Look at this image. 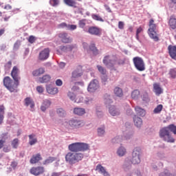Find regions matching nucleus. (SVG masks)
<instances>
[{
    "label": "nucleus",
    "instance_id": "f257e3e1",
    "mask_svg": "<svg viewBox=\"0 0 176 176\" xmlns=\"http://www.w3.org/2000/svg\"><path fill=\"white\" fill-rule=\"evenodd\" d=\"M83 154L80 153H71L69 152L65 155V160L69 164H75V163H78L80 162L82 159H83Z\"/></svg>",
    "mask_w": 176,
    "mask_h": 176
},
{
    "label": "nucleus",
    "instance_id": "4be33fe9",
    "mask_svg": "<svg viewBox=\"0 0 176 176\" xmlns=\"http://www.w3.org/2000/svg\"><path fill=\"white\" fill-rule=\"evenodd\" d=\"M153 90L156 96H159L160 94H162L163 93V89H162V87H160V85L157 83H155L153 85Z\"/></svg>",
    "mask_w": 176,
    "mask_h": 176
},
{
    "label": "nucleus",
    "instance_id": "ddd939ff",
    "mask_svg": "<svg viewBox=\"0 0 176 176\" xmlns=\"http://www.w3.org/2000/svg\"><path fill=\"white\" fill-rule=\"evenodd\" d=\"M97 89H98V80H94L91 81L87 88L88 91L89 93H94Z\"/></svg>",
    "mask_w": 176,
    "mask_h": 176
},
{
    "label": "nucleus",
    "instance_id": "20e7f679",
    "mask_svg": "<svg viewBox=\"0 0 176 176\" xmlns=\"http://www.w3.org/2000/svg\"><path fill=\"white\" fill-rule=\"evenodd\" d=\"M3 85L11 93L17 92V87L19 86H16L15 82L13 84V80H12V78H10V77L6 76L3 78Z\"/></svg>",
    "mask_w": 176,
    "mask_h": 176
},
{
    "label": "nucleus",
    "instance_id": "72a5a7b5",
    "mask_svg": "<svg viewBox=\"0 0 176 176\" xmlns=\"http://www.w3.org/2000/svg\"><path fill=\"white\" fill-rule=\"evenodd\" d=\"M135 112L139 116H145V110L140 107H135Z\"/></svg>",
    "mask_w": 176,
    "mask_h": 176
},
{
    "label": "nucleus",
    "instance_id": "864d4df0",
    "mask_svg": "<svg viewBox=\"0 0 176 176\" xmlns=\"http://www.w3.org/2000/svg\"><path fill=\"white\" fill-rule=\"evenodd\" d=\"M78 28V26L76 25H67V29L69 31H74Z\"/></svg>",
    "mask_w": 176,
    "mask_h": 176
},
{
    "label": "nucleus",
    "instance_id": "a19ab883",
    "mask_svg": "<svg viewBox=\"0 0 176 176\" xmlns=\"http://www.w3.org/2000/svg\"><path fill=\"white\" fill-rule=\"evenodd\" d=\"M11 145L14 149H17L19 147V140L17 138L14 139L11 142Z\"/></svg>",
    "mask_w": 176,
    "mask_h": 176
},
{
    "label": "nucleus",
    "instance_id": "603ef678",
    "mask_svg": "<svg viewBox=\"0 0 176 176\" xmlns=\"http://www.w3.org/2000/svg\"><path fill=\"white\" fill-rule=\"evenodd\" d=\"M58 28L59 29H61V28H66V30L67 29V27H68V24H67V23L65 22H63V23H61L60 24H58L57 25Z\"/></svg>",
    "mask_w": 176,
    "mask_h": 176
},
{
    "label": "nucleus",
    "instance_id": "c9c22d12",
    "mask_svg": "<svg viewBox=\"0 0 176 176\" xmlns=\"http://www.w3.org/2000/svg\"><path fill=\"white\" fill-rule=\"evenodd\" d=\"M74 49V45H67V46H60V50L61 52H68V50L71 51Z\"/></svg>",
    "mask_w": 176,
    "mask_h": 176
},
{
    "label": "nucleus",
    "instance_id": "f704fd0d",
    "mask_svg": "<svg viewBox=\"0 0 176 176\" xmlns=\"http://www.w3.org/2000/svg\"><path fill=\"white\" fill-rule=\"evenodd\" d=\"M56 113L60 118H64L67 115L65 110H63V108L57 109Z\"/></svg>",
    "mask_w": 176,
    "mask_h": 176
},
{
    "label": "nucleus",
    "instance_id": "09e8293b",
    "mask_svg": "<svg viewBox=\"0 0 176 176\" xmlns=\"http://www.w3.org/2000/svg\"><path fill=\"white\" fill-rule=\"evenodd\" d=\"M4 68L6 71H9L10 68H12V60H10L7 63H6L4 65Z\"/></svg>",
    "mask_w": 176,
    "mask_h": 176
},
{
    "label": "nucleus",
    "instance_id": "f03ea898",
    "mask_svg": "<svg viewBox=\"0 0 176 176\" xmlns=\"http://www.w3.org/2000/svg\"><path fill=\"white\" fill-rule=\"evenodd\" d=\"M148 34L151 39H153L155 42H158L159 36H157V32H156V29L157 28V25L155 23V20L153 19H150L148 22Z\"/></svg>",
    "mask_w": 176,
    "mask_h": 176
},
{
    "label": "nucleus",
    "instance_id": "6e6552de",
    "mask_svg": "<svg viewBox=\"0 0 176 176\" xmlns=\"http://www.w3.org/2000/svg\"><path fill=\"white\" fill-rule=\"evenodd\" d=\"M11 76L13 80L15 82V85L19 86L20 85V80L21 79L20 77V69H19V67H13L11 71Z\"/></svg>",
    "mask_w": 176,
    "mask_h": 176
},
{
    "label": "nucleus",
    "instance_id": "e433bc0d",
    "mask_svg": "<svg viewBox=\"0 0 176 176\" xmlns=\"http://www.w3.org/2000/svg\"><path fill=\"white\" fill-rule=\"evenodd\" d=\"M89 50L93 52V54L95 56H97L98 54V50H97V47H96V44H91L89 46Z\"/></svg>",
    "mask_w": 176,
    "mask_h": 176
},
{
    "label": "nucleus",
    "instance_id": "6ab92c4d",
    "mask_svg": "<svg viewBox=\"0 0 176 176\" xmlns=\"http://www.w3.org/2000/svg\"><path fill=\"white\" fill-rule=\"evenodd\" d=\"M78 2H82V0H77ZM64 3L71 8H78V3L75 0H63Z\"/></svg>",
    "mask_w": 176,
    "mask_h": 176
},
{
    "label": "nucleus",
    "instance_id": "aec40b11",
    "mask_svg": "<svg viewBox=\"0 0 176 176\" xmlns=\"http://www.w3.org/2000/svg\"><path fill=\"white\" fill-rule=\"evenodd\" d=\"M109 112L111 116H119L120 115V111L115 106H111L109 109Z\"/></svg>",
    "mask_w": 176,
    "mask_h": 176
},
{
    "label": "nucleus",
    "instance_id": "f3484780",
    "mask_svg": "<svg viewBox=\"0 0 176 176\" xmlns=\"http://www.w3.org/2000/svg\"><path fill=\"white\" fill-rule=\"evenodd\" d=\"M59 36L61 38L63 43H71V42H72V38L68 36V34L67 33H62L59 34Z\"/></svg>",
    "mask_w": 176,
    "mask_h": 176
},
{
    "label": "nucleus",
    "instance_id": "0e129e2a",
    "mask_svg": "<svg viewBox=\"0 0 176 176\" xmlns=\"http://www.w3.org/2000/svg\"><path fill=\"white\" fill-rule=\"evenodd\" d=\"M3 9H5L6 10H12V6H10V4H7L4 6Z\"/></svg>",
    "mask_w": 176,
    "mask_h": 176
},
{
    "label": "nucleus",
    "instance_id": "b1692460",
    "mask_svg": "<svg viewBox=\"0 0 176 176\" xmlns=\"http://www.w3.org/2000/svg\"><path fill=\"white\" fill-rule=\"evenodd\" d=\"M39 160H42V156H41L40 153H38L32 157L30 159V163L31 164H35V163H38Z\"/></svg>",
    "mask_w": 176,
    "mask_h": 176
},
{
    "label": "nucleus",
    "instance_id": "4d7b16f0",
    "mask_svg": "<svg viewBox=\"0 0 176 176\" xmlns=\"http://www.w3.org/2000/svg\"><path fill=\"white\" fill-rule=\"evenodd\" d=\"M118 28H119V30H124V22L119 21L118 22Z\"/></svg>",
    "mask_w": 176,
    "mask_h": 176
},
{
    "label": "nucleus",
    "instance_id": "393cba45",
    "mask_svg": "<svg viewBox=\"0 0 176 176\" xmlns=\"http://www.w3.org/2000/svg\"><path fill=\"white\" fill-rule=\"evenodd\" d=\"M43 74H45V68L43 67H40L32 72L33 76H41Z\"/></svg>",
    "mask_w": 176,
    "mask_h": 176
},
{
    "label": "nucleus",
    "instance_id": "774afa93",
    "mask_svg": "<svg viewBox=\"0 0 176 176\" xmlns=\"http://www.w3.org/2000/svg\"><path fill=\"white\" fill-rule=\"evenodd\" d=\"M142 28H141V27H139L138 29H137V30H136V34H141V32H142Z\"/></svg>",
    "mask_w": 176,
    "mask_h": 176
},
{
    "label": "nucleus",
    "instance_id": "5fc2aeb1",
    "mask_svg": "<svg viewBox=\"0 0 176 176\" xmlns=\"http://www.w3.org/2000/svg\"><path fill=\"white\" fill-rule=\"evenodd\" d=\"M141 98H142L143 101H148V94L146 92H144L141 95Z\"/></svg>",
    "mask_w": 176,
    "mask_h": 176
},
{
    "label": "nucleus",
    "instance_id": "a18cd8bd",
    "mask_svg": "<svg viewBox=\"0 0 176 176\" xmlns=\"http://www.w3.org/2000/svg\"><path fill=\"white\" fill-rule=\"evenodd\" d=\"M97 68L99 72L102 74V75H105V74H107V69H105V68H104L102 66L97 65Z\"/></svg>",
    "mask_w": 176,
    "mask_h": 176
},
{
    "label": "nucleus",
    "instance_id": "c85d7f7f",
    "mask_svg": "<svg viewBox=\"0 0 176 176\" xmlns=\"http://www.w3.org/2000/svg\"><path fill=\"white\" fill-rule=\"evenodd\" d=\"M133 122L136 127H141L142 126V119L137 116L133 117Z\"/></svg>",
    "mask_w": 176,
    "mask_h": 176
},
{
    "label": "nucleus",
    "instance_id": "4468645a",
    "mask_svg": "<svg viewBox=\"0 0 176 176\" xmlns=\"http://www.w3.org/2000/svg\"><path fill=\"white\" fill-rule=\"evenodd\" d=\"M83 75V69H82V66H78L72 73V79H76L80 78Z\"/></svg>",
    "mask_w": 176,
    "mask_h": 176
},
{
    "label": "nucleus",
    "instance_id": "7ed1b4c3",
    "mask_svg": "<svg viewBox=\"0 0 176 176\" xmlns=\"http://www.w3.org/2000/svg\"><path fill=\"white\" fill-rule=\"evenodd\" d=\"M89 144L82 142H76L69 145V150L71 152H85L88 151Z\"/></svg>",
    "mask_w": 176,
    "mask_h": 176
},
{
    "label": "nucleus",
    "instance_id": "ea45409f",
    "mask_svg": "<svg viewBox=\"0 0 176 176\" xmlns=\"http://www.w3.org/2000/svg\"><path fill=\"white\" fill-rule=\"evenodd\" d=\"M131 97L134 100H137V98L140 97V91H138V89H135L133 91H132Z\"/></svg>",
    "mask_w": 176,
    "mask_h": 176
},
{
    "label": "nucleus",
    "instance_id": "a878e982",
    "mask_svg": "<svg viewBox=\"0 0 176 176\" xmlns=\"http://www.w3.org/2000/svg\"><path fill=\"white\" fill-rule=\"evenodd\" d=\"M74 113H75V115L82 116V115H85L86 113V111L83 108L76 107L74 109Z\"/></svg>",
    "mask_w": 176,
    "mask_h": 176
},
{
    "label": "nucleus",
    "instance_id": "052dcab7",
    "mask_svg": "<svg viewBox=\"0 0 176 176\" xmlns=\"http://www.w3.org/2000/svg\"><path fill=\"white\" fill-rule=\"evenodd\" d=\"M30 43H34L35 42V37L30 36L28 39Z\"/></svg>",
    "mask_w": 176,
    "mask_h": 176
},
{
    "label": "nucleus",
    "instance_id": "680f3d73",
    "mask_svg": "<svg viewBox=\"0 0 176 176\" xmlns=\"http://www.w3.org/2000/svg\"><path fill=\"white\" fill-rule=\"evenodd\" d=\"M0 113L1 115H3L5 113V107L3 105L0 106Z\"/></svg>",
    "mask_w": 176,
    "mask_h": 176
},
{
    "label": "nucleus",
    "instance_id": "49530a36",
    "mask_svg": "<svg viewBox=\"0 0 176 176\" xmlns=\"http://www.w3.org/2000/svg\"><path fill=\"white\" fill-rule=\"evenodd\" d=\"M50 4L51 5V6H58V5L60 4V0H50Z\"/></svg>",
    "mask_w": 176,
    "mask_h": 176
},
{
    "label": "nucleus",
    "instance_id": "0eeeda50",
    "mask_svg": "<svg viewBox=\"0 0 176 176\" xmlns=\"http://www.w3.org/2000/svg\"><path fill=\"white\" fill-rule=\"evenodd\" d=\"M118 61V57L116 56L107 55L103 58V64L107 67H115Z\"/></svg>",
    "mask_w": 176,
    "mask_h": 176
},
{
    "label": "nucleus",
    "instance_id": "9d476101",
    "mask_svg": "<svg viewBox=\"0 0 176 176\" xmlns=\"http://www.w3.org/2000/svg\"><path fill=\"white\" fill-rule=\"evenodd\" d=\"M102 30L100 28H97L96 26H91L88 28L87 32L90 34V35H95L96 36H100L101 35Z\"/></svg>",
    "mask_w": 176,
    "mask_h": 176
},
{
    "label": "nucleus",
    "instance_id": "c03bdc74",
    "mask_svg": "<svg viewBox=\"0 0 176 176\" xmlns=\"http://www.w3.org/2000/svg\"><path fill=\"white\" fill-rule=\"evenodd\" d=\"M105 134V127L102 126V128L98 129V135L99 137H102Z\"/></svg>",
    "mask_w": 176,
    "mask_h": 176
},
{
    "label": "nucleus",
    "instance_id": "bb28decb",
    "mask_svg": "<svg viewBox=\"0 0 176 176\" xmlns=\"http://www.w3.org/2000/svg\"><path fill=\"white\" fill-rule=\"evenodd\" d=\"M25 105L26 107H30V108H34L35 107V102H34V100L31 98H26L25 99Z\"/></svg>",
    "mask_w": 176,
    "mask_h": 176
},
{
    "label": "nucleus",
    "instance_id": "e2e57ef3",
    "mask_svg": "<svg viewBox=\"0 0 176 176\" xmlns=\"http://www.w3.org/2000/svg\"><path fill=\"white\" fill-rule=\"evenodd\" d=\"M10 166L12 168H16V167H17V162L13 161L11 162Z\"/></svg>",
    "mask_w": 176,
    "mask_h": 176
},
{
    "label": "nucleus",
    "instance_id": "a211bd4d",
    "mask_svg": "<svg viewBox=\"0 0 176 176\" xmlns=\"http://www.w3.org/2000/svg\"><path fill=\"white\" fill-rule=\"evenodd\" d=\"M67 96L71 100V101H74V102L79 103V102H82V101H83V98H80V100H78V98H76V95H75V94H74V92L69 91L67 93Z\"/></svg>",
    "mask_w": 176,
    "mask_h": 176
},
{
    "label": "nucleus",
    "instance_id": "de8ad7c7",
    "mask_svg": "<svg viewBox=\"0 0 176 176\" xmlns=\"http://www.w3.org/2000/svg\"><path fill=\"white\" fill-rule=\"evenodd\" d=\"M168 131L173 133V134H176V126L174 124H170L168 126H167Z\"/></svg>",
    "mask_w": 176,
    "mask_h": 176
},
{
    "label": "nucleus",
    "instance_id": "4c0bfd02",
    "mask_svg": "<svg viewBox=\"0 0 176 176\" xmlns=\"http://www.w3.org/2000/svg\"><path fill=\"white\" fill-rule=\"evenodd\" d=\"M163 111V104H158L153 110V113H160Z\"/></svg>",
    "mask_w": 176,
    "mask_h": 176
},
{
    "label": "nucleus",
    "instance_id": "1a4fd4ad",
    "mask_svg": "<svg viewBox=\"0 0 176 176\" xmlns=\"http://www.w3.org/2000/svg\"><path fill=\"white\" fill-rule=\"evenodd\" d=\"M133 61L135 68H136L138 71L142 72L145 69V63L142 58L138 56L134 57Z\"/></svg>",
    "mask_w": 176,
    "mask_h": 176
},
{
    "label": "nucleus",
    "instance_id": "58836bf2",
    "mask_svg": "<svg viewBox=\"0 0 176 176\" xmlns=\"http://www.w3.org/2000/svg\"><path fill=\"white\" fill-rule=\"evenodd\" d=\"M118 156H124L126 155V148L120 147L117 151Z\"/></svg>",
    "mask_w": 176,
    "mask_h": 176
},
{
    "label": "nucleus",
    "instance_id": "13d9d810",
    "mask_svg": "<svg viewBox=\"0 0 176 176\" xmlns=\"http://www.w3.org/2000/svg\"><path fill=\"white\" fill-rule=\"evenodd\" d=\"M36 91H38V93H43V91H44L43 87L38 86L36 87Z\"/></svg>",
    "mask_w": 176,
    "mask_h": 176
},
{
    "label": "nucleus",
    "instance_id": "c756f323",
    "mask_svg": "<svg viewBox=\"0 0 176 176\" xmlns=\"http://www.w3.org/2000/svg\"><path fill=\"white\" fill-rule=\"evenodd\" d=\"M169 25L172 30L176 29V19L175 16H171L169 19Z\"/></svg>",
    "mask_w": 176,
    "mask_h": 176
},
{
    "label": "nucleus",
    "instance_id": "7c9ffc66",
    "mask_svg": "<svg viewBox=\"0 0 176 176\" xmlns=\"http://www.w3.org/2000/svg\"><path fill=\"white\" fill-rule=\"evenodd\" d=\"M38 142V139L35 136V134L29 135V144L30 145H35Z\"/></svg>",
    "mask_w": 176,
    "mask_h": 176
},
{
    "label": "nucleus",
    "instance_id": "6e6d98bb",
    "mask_svg": "<svg viewBox=\"0 0 176 176\" xmlns=\"http://www.w3.org/2000/svg\"><path fill=\"white\" fill-rule=\"evenodd\" d=\"M78 25H79L80 28H85V27L86 25V23L83 20L79 21Z\"/></svg>",
    "mask_w": 176,
    "mask_h": 176
},
{
    "label": "nucleus",
    "instance_id": "2f4dec72",
    "mask_svg": "<svg viewBox=\"0 0 176 176\" xmlns=\"http://www.w3.org/2000/svg\"><path fill=\"white\" fill-rule=\"evenodd\" d=\"M114 94L117 97H123V89L119 87H116L114 89Z\"/></svg>",
    "mask_w": 176,
    "mask_h": 176
},
{
    "label": "nucleus",
    "instance_id": "5701e85b",
    "mask_svg": "<svg viewBox=\"0 0 176 176\" xmlns=\"http://www.w3.org/2000/svg\"><path fill=\"white\" fill-rule=\"evenodd\" d=\"M96 170L102 174L104 176H109V173L107 172L105 168L101 166V164H98L96 166Z\"/></svg>",
    "mask_w": 176,
    "mask_h": 176
},
{
    "label": "nucleus",
    "instance_id": "473e14b6",
    "mask_svg": "<svg viewBox=\"0 0 176 176\" xmlns=\"http://www.w3.org/2000/svg\"><path fill=\"white\" fill-rule=\"evenodd\" d=\"M47 91L49 94H57L58 93V89L57 87H47Z\"/></svg>",
    "mask_w": 176,
    "mask_h": 176
},
{
    "label": "nucleus",
    "instance_id": "423d86ee",
    "mask_svg": "<svg viewBox=\"0 0 176 176\" xmlns=\"http://www.w3.org/2000/svg\"><path fill=\"white\" fill-rule=\"evenodd\" d=\"M141 148H135L132 153L131 163L133 164H140L141 163Z\"/></svg>",
    "mask_w": 176,
    "mask_h": 176
},
{
    "label": "nucleus",
    "instance_id": "bf43d9fd",
    "mask_svg": "<svg viewBox=\"0 0 176 176\" xmlns=\"http://www.w3.org/2000/svg\"><path fill=\"white\" fill-rule=\"evenodd\" d=\"M56 86H63V80H61L60 79L56 80Z\"/></svg>",
    "mask_w": 176,
    "mask_h": 176
},
{
    "label": "nucleus",
    "instance_id": "8fccbe9b",
    "mask_svg": "<svg viewBox=\"0 0 176 176\" xmlns=\"http://www.w3.org/2000/svg\"><path fill=\"white\" fill-rule=\"evenodd\" d=\"M92 19H94V20H96V21L104 22V19H102V18H101V16H100L97 14H94L92 16Z\"/></svg>",
    "mask_w": 176,
    "mask_h": 176
},
{
    "label": "nucleus",
    "instance_id": "f8f14e48",
    "mask_svg": "<svg viewBox=\"0 0 176 176\" xmlns=\"http://www.w3.org/2000/svg\"><path fill=\"white\" fill-rule=\"evenodd\" d=\"M50 54V50H49V48H45L40 52L38 55V60H41V61L47 60V58H49Z\"/></svg>",
    "mask_w": 176,
    "mask_h": 176
},
{
    "label": "nucleus",
    "instance_id": "79ce46f5",
    "mask_svg": "<svg viewBox=\"0 0 176 176\" xmlns=\"http://www.w3.org/2000/svg\"><path fill=\"white\" fill-rule=\"evenodd\" d=\"M54 160H56V158L54 157H50L48 159L45 160L43 162V164H50V163H53Z\"/></svg>",
    "mask_w": 176,
    "mask_h": 176
},
{
    "label": "nucleus",
    "instance_id": "3c124183",
    "mask_svg": "<svg viewBox=\"0 0 176 176\" xmlns=\"http://www.w3.org/2000/svg\"><path fill=\"white\" fill-rule=\"evenodd\" d=\"M159 176H171V173H170L168 170H164L163 172L160 173Z\"/></svg>",
    "mask_w": 176,
    "mask_h": 176
},
{
    "label": "nucleus",
    "instance_id": "9b49d317",
    "mask_svg": "<svg viewBox=\"0 0 176 176\" xmlns=\"http://www.w3.org/2000/svg\"><path fill=\"white\" fill-rule=\"evenodd\" d=\"M30 172V174H32L33 175H41V174H43V173H45V168L43 166L32 167Z\"/></svg>",
    "mask_w": 176,
    "mask_h": 176
},
{
    "label": "nucleus",
    "instance_id": "dca6fc26",
    "mask_svg": "<svg viewBox=\"0 0 176 176\" xmlns=\"http://www.w3.org/2000/svg\"><path fill=\"white\" fill-rule=\"evenodd\" d=\"M168 50L171 58L176 60V47L174 45H168Z\"/></svg>",
    "mask_w": 176,
    "mask_h": 176
},
{
    "label": "nucleus",
    "instance_id": "412c9836",
    "mask_svg": "<svg viewBox=\"0 0 176 176\" xmlns=\"http://www.w3.org/2000/svg\"><path fill=\"white\" fill-rule=\"evenodd\" d=\"M50 105H52V102H50V100L47 99L44 100L41 107V111L45 112L47 108H50Z\"/></svg>",
    "mask_w": 176,
    "mask_h": 176
},
{
    "label": "nucleus",
    "instance_id": "cd10ccee",
    "mask_svg": "<svg viewBox=\"0 0 176 176\" xmlns=\"http://www.w3.org/2000/svg\"><path fill=\"white\" fill-rule=\"evenodd\" d=\"M50 79L52 77L49 74L44 75L43 77L39 78L38 80L40 83H47V82H50Z\"/></svg>",
    "mask_w": 176,
    "mask_h": 176
},
{
    "label": "nucleus",
    "instance_id": "338daca9",
    "mask_svg": "<svg viewBox=\"0 0 176 176\" xmlns=\"http://www.w3.org/2000/svg\"><path fill=\"white\" fill-rule=\"evenodd\" d=\"M4 144H5V140H0V149H2V148H3Z\"/></svg>",
    "mask_w": 176,
    "mask_h": 176
},
{
    "label": "nucleus",
    "instance_id": "39448f33",
    "mask_svg": "<svg viewBox=\"0 0 176 176\" xmlns=\"http://www.w3.org/2000/svg\"><path fill=\"white\" fill-rule=\"evenodd\" d=\"M160 137L163 138L164 141L166 142H175V140L170 135V131L168 127L162 128L160 132Z\"/></svg>",
    "mask_w": 176,
    "mask_h": 176
},
{
    "label": "nucleus",
    "instance_id": "69168bd1",
    "mask_svg": "<svg viewBox=\"0 0 176 176\" xmlns=\"http://www.w3.org/2000/svg\"><path fill=\"white\" fill-rule=\"evenodd\" d=\"M104 8L109 13H112V10H111V8L109 7L108 5H104Z\"/></svg>",
    "mask_w": 176,
    "mask_h": 176
},
{
    "label": "nucleus",
    "instance_id": "2eb2a0df",
    "mask_svg": "<svg viewBox=\"0 0 176 176\" xmlns=\"http://www.w3.org/2000/svg\"><path fill=\"white\" fill-rule=\"evenodd\" d=\"M67 123L72 129H78L82 126V121L77 119L70 120Z\"/></svg>",
    "mask_w": 176,
    "mask_h": 176
},
{
    "label": "nucleus",
    "instance_id": "37998d69",
    "mask_svg": "<svg viewBox=\"0 0 176 176\" xmlns=\"http://www.w3.org/2000/svg\"><path fill=\"white\" fill-rule=\"evenodd\" d=\"M169 75L172 79L176 78V68L170 69L169 71Z\"/></svg>",
    "mask_w": 176,
    "mask_h": 176
}]
</instances>
